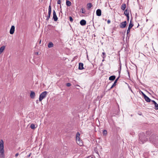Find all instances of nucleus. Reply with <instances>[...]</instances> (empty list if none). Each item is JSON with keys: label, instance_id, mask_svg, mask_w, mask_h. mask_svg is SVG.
I'll use <instances>...</instances> for the list:
<instances>
[{"label": "nucleus", "instance_id": "f257e3e1", "mask_svg": "<svg viewBox=\"0 0 158 158\" xmlns=\"http://www.w3.org/2000/svg\"><path fill=\"white\" fill-rule=\"evenodd\" d=\"M151 134L150 131H146L145 134L143 132L140 133L139 134V141L142 143H144L148 140L147 137L150 136Z\"/></svg>", "mask_w": 158, "mask_h": 158}, {"label": "nucleus", "instance_id": "f03ea898", "mask_svg": "<svg viewBox=\"0 0 158 158\" xmlns=\"http://www.w3.org/2000/svg\"><path fill=\"white\" fill-rule=\"evenodd\" d=\"M0 158H5L4 142L2 139L0 142Z\"/></svg>", "mask_w": 158, "mask_h": 158}, {"label": "nucleus", "instance_id": "7ed1b4c3", "mask_svg": "<svg viewBox=\"0 0 158 158\" xmlns=\"http://www.w3.org/2000/svg\"><path fill=\"white\" fill-rule=\"evenodd\" d=\"M149 141L156 144L158 143V137L155 134H152L149 138Z\"/></svg>", "mask_w": 158, "mask_h": 158}, {"label": "nucleus", "instance_id": "20e7f679", "mask_svg": "<svg viewBox=\"0 0 158 158\" xmlns=\"http://www.w3.org/2000/svg\"><path fill=\"white\" fill-rule=\"evenodd\" d=\"M80 134L79 132H77L76 134V141L77 143L79 145L81 146L83 145V143L81 140H80Z\"/></svg>", "mask_w": 158, "mask_h": 158}, {"label": "nucleus", "instance_id": "39448f33", "mask_svg": "<svg viewBox=\"0 0 158 158\" xmlns=\"http://www.w3.org/2000/svg\"><path fill=\"white\" fill-rule=\"evenodd\" d=\"M47 92L46 91H44L39 96V101L41 102L42 100L47 95Z\"/></svg>", "mask_w": 158, "mask_h": 158}, {"label": "nucleus", "instance_id": "423d86ee", "mask_svg": "<svg viewBox=\"0 0 158 158\" xmlns=\"http://www.w3.org/2000/svg\"><path fill=\"white\" fill-rule=\"evenodd\" d=\"M127 25L126 21H124L121 23L119 25V26L121 28H123L125 27Z\"/></svg>", "mask_w": 158, "mask_h": 158}, {"label": "nucleus", "instance_id": "0eeeda50", "mask_svg": "<svg viewBox=\"0 0 158 158\" xmlns=\"http://www.w3.org/2000/svg\"><path fill=\"white\" fill-rule=\"evenodd\" d=\"M53 19L55 21H56L58 20V18L56 16V12L54 10L53 11Z\"/></svg>", "mask_w": 158, "mask_h": 158}, {"label": "nucleus", "instance_id": "6e6552de", "mask_svg": "<svg viewBox=\"0 0 158 158\" xmlns=\"http://www.w3.org/2000/svg\"><path fill=\"white\" fill-rule=\"evenodd\" d=\"M15 30V27L13 25L11 26V27L10 28V34H13Z\"/></svg>", "mask_w": 158, "mask_h": 158}, {"label": "nucleus", "instance_id": "1a4fd4ad", "mask_svg": "<svg viewBox=\"0 0 158 158\" xmlns=\"http://www.w3.org/2000/svg\"><path fill=\"white\" fill-rule=\"evenodd\" d=\"M96 15L98 16H100L101 15L102 11L100 9H98L96 10Z\"/></svg>", "mask_w": 158, "mask_h": 158}, {"label": "nucleus", "instance_id": "9d476101", "mask_svg": "<svg viewBox=\"0 0 158 158\" xmlns=\"http://www.w3.org/2000/svg\"><path fill=\"white\" fill-rule=\"evenodd\" d=\"M35 96V93L32 91H31V94L30 95V96L31 98H34Z\"/></svg>", "mask_w": 158, "mask_h": 158}, {"label": "nucleus", "instance_id": "9b49d317", "mask_svg": "<svg viewBox=\"0 0 158 158\" xmlns=\"http://www.w3.org/2000/svg\"><path fill=\"white\" fill-rule=\"evenodd\" d=\"M78 69L79 70H82L84 69L83 64V63H79Z\"/></svg>", "mask_w": 158, "mask_h": 158}, {"label": "nucleus", "instance_id": "f8f14e48", "mask_svg": "<svg viewBox=\"0 0 158 158\" xmlns=\"http://www.w3.org/2000/svg\"><path fill=\"white\" fill-rule=\"evenodd\" d=\"M80 24L82 26H84L86 24V21L84 19L81 20L80 22Z\"/></svg>", "mask_w": 158, "mask_h": 158}, {"label": "nucleus", "instance_id": "ddd939ff", "mask_svg": "<svg viewBox=\"0 0 158 158\" xmlns=\"http://www.w3.org/2000/svg\"><path fill=\"white\" fill-rule=\"evenodd\" d=\"M144 98L145 101L147 102H150L151 101V100L149 98V97H148L146 95L145 96Z\"/></svg>", "mask_w": 158, "mask_h": 158}, {"label": "nucleus", "instance_id": "4468645a", "mask_svg": "<svg viewBox=\"0 0 158 158\" xmlns=\"http://www.w3.org/2000/svg\"><path fill=\"white\" fill-rule=\"evenodd\" d=\"M115 76L114 75H112L110 76L109 77V80L110 81H113L115 78Z\"/></svg>", "mask_w": 158, "mask_h": 158}, {"label": "nucleus", "instance_id": "2eb2a0df", "mask_svg": "<svg viewBox=\"0 0 158 158\" xmlns=\"http://www.w3.org/2000/svg\"><path fill=\"white\" fill-rule=\"evenodd\" d=\"M87 6L88 9L89 10L92 6V5L91 3H89L87 4Z\"/></svg>", "mask_w": 158, "mask_h": 158}, {"label": "nucleus", "instance_id": "dca6fc26", "mask_svg": "<svg viewBox=\"0 0 158 158\" xmlns=\"http://www.w3.org/2000/svg\"><path fill=\"white\" fill-rule=\"evenodd\" d=\"M5 46H2L0 48V54L3 52L5 49Z\"/></svg>", "mask_w": 158, "mask_h": 158}, {"label": "nucleus", "instance_id": "f3484780", "mask_svg": "<svg viewBox=\"0 0 158 158\" xmlns=\"http://www.w3.org/2000/svg\"><path fill=\"white\" fill-rule=\"evenodd\" d=\"M66 4L67 6H69L71 5V3L70 1L67 0L66 1Z\"/></svg>", "mask_w": 158, "mask_h": 158}, {"label": "nucleus", "instance_id": "a211bd4d", "mask_svg": "<svg viewBox=\"0 0 158 158\" xmlns=\"http://www.w3.org/2000/svg\"><path fill=\"white\" fill-rule=\"evenodd\" d=\"M53 46V44L52 42H50L49 43L48 45V47L49 48H52Z\"/></svg>", "mask_w": 158, "mask_h": 158}, {"label": "nucleus", "instance_id": "6ab92c4d", "mask_svg": "<svg viewBox=\"0 0 158 158\" xmlns=\"http://www.w3.org/2000/svg\"><path fill=\"white\" fill-rule=\"evenodd\" d=\"M126 7V5L125 3L122 4L121 6V9L123 10H124Z\"/></svg>", "mask_w": 158, "mask_h": 158}, {"label": "nucleus", "instance_id": "aec40b11", "mask_svg": "<svg viewBox=\"0 0 158 158\" xmlns=\"http://www.w3.org/2000/svg\"><path fill=\"white\" fill-rule=\"evenodd\" d=\"M124 14L126 16L129 15V11L127 9L125 10L124 12Z\"/></svg>", "mask_w": 158, "mask_h": 158}, {"label": "nucleus", "instance_id": "412c9836", "mask_svg": "<svg viewBox=\"0 0 158 158\" xmlns=\"http://www.w3.org/2000/svg\"><path fill=\"white\" fill-rule=\"evenodd\" d=\"M133 24L132 23V21L131 20L128 26V28H131L133 26Z\"/></svg>", "mask_w": 158, "mask_h": 158}, {"label": "nucleus", "instance_id": "4be33fe9", "mask_svg": "<svg viewBox=\"0 0 158 158\" xmlns=\"http://www.w3.org/2000/svg\"><path fill=\"white\" fill-rule=\"evenodd\" d=\"M51 14V13H49H49H48V14L47 16H46V20L47 21H48L49 20V19L50 18V17Z\"/></svg>", "mask_w": 158, "mask_h": 158}, {"label": "nucleus", "instance_id": "5701e85b", "mask_svg": "<svg viewBox=\"0 0 158 158\" xmlns=\"http://www.w3.org/2000/svg\"><path fill=\"white\" fill-rule=\"evenodd\" d=\"M30 127L31 128V129H34L35 128V125L34 124H31L30 126Z\"/></svg>", "mask_w": 158, "mask_h": 158}, {"label": "nucleus", "instance_id": "b1692460", "mask_svg": "<svg viewBox=\"0 0 158 158\" xmlns=\"http://www.w3.org/2000/svg\"><path fill=\"white\" fill-rule=\"evenodd\" d=\"M155 105V109L156 110H158V104H157L156 102L154 104Z\"/></svg>", "mask_w": 158, "mask_h": 158}, {"label": "nucleus", "instance_id": "393cba45", "mask_svg": "<svg viewBox=\"0 0 158 158\" xmlns=\"http://www.w3.org/2000/svg\"><path fill=\"white\" fill-rule=\"evenodd\" d=\"M48 13H51V5H50L48 7Z\"/></svg>", "mask_w": 158, "mask_h": 158}, {"label": "nucleus", "instance_id": "a878e982", "mask_svg": "<svg viewBox=\"0 0 158 158\" xmlns=\"http://www.w3.org/2000/svg\"><path fill=\"white\" fill-rule=\"evenodd\" d=\"M102 58H103V59H104L106 57L105 53L104 52H103L102 53Z\"/></svg>", "mask_w": 158, "mask_h": 158}, {"label": "nucleus", "instance_id": "bb28decb", "mask_svg": "<svg viewBox=\"0 0 158 158\" xmlns=\"http://www.w3.org/2000/svg\"><path fill=\"white\" fill-rule=\"evenodd\" d=\"M103 134L104 135H106L107 134V131L106 130H104L103 131Z\"/></svg>", "mask_w": 158, "mask_h": 158}, {"label": "nucleus", "instance_id": "cd10ccee", "mask_svg": "<svg viewBox=\"0 0 158 158\" xmlns=\"http://www.w3.org/2000/svg\"><path fill=\"white\" fill-rule=\"evenodd\" d=\"M117 80H115L114 83L113 84V87H114L116 85V83L117 82L116 81Z\"/></svg>", "mask_w": 158, "mask_h": 158}, {"label": "nucleus", "instance_id": "c85d7f7f", "mask_svg": "<svg viewBox=\"0 0 158 158\" xmlns=\"http://www.w3.org/2000/svg\"><path fill=\"white\" fill-rule=\"evenodd\" d=\"M69 20L71 22H72L73 21V19L71 16H69Z\"/></svg>", "mask_w": 158, "mask_h": 158}, {"label": "nucleus", "instance_id": "c756f323", "mask_svg": "<svg viewBox=\"0 0 158 158\" xmlns=\"http://www.w3.org/2000/svg\"><path fill=\"white\" fill-rule=\"evenodd\" d=\"M131 29V28H129L128 27V29L127 31V34H128L129 33V32H130Z\"/></svg>", "mask_w": 158, "mask_h": 158}, {"label": "nucleus", "instance_id": "7c9ffc66", "mask_svg": "<svg viewBox=\"0 0 158 158\" xmlns=\"http://www.w3.org/2000/svg\"><path fill=\"white\" fill-rule=\"evenodd\" d=\"M57 4H61V0H58L57 1Z\"/></svg>", "mask_w": 158, "mask_h": 158}, {"label": "nucleus", "instance_id": "2f4dec72", "mask_svg": "<svg viewBox=\"0 0 158 158\" xmlns=\"http://www.w3.org/2000/svg\"><path fill=\"white\" fill-rule=\"evenodd\" d=\"M71 85V84L69 83H68L66 84V86L68 87L70 86Z\"/></svg>", "mask_w": 158, "mask_h": 158}, {"label": "nucleus", "instance_id": "473e14b6", "mask_svg": "<svg viewBox=\"0 0 158 158\" xmlns=\"http://www.w3.org/2000/svg\"><path fill=\"white\" fill-rule=\"evenodd\" d=\"M141 92L143 96L144 97V98L145 97V96H146V95L142 91H141Z\"/></svg>", "mask_w": 158, "mask_h": 158}, {"label": "nucleus", "instance_id": "72a5a7b5", "mask_svg": "<svg viewBox=\"0 0 158 158\" xmlns=\"http://www.w3.org/2000/svg\"><path fill=\"white\" fill-rule=\"evenodd\" d=\"M121 66H120V70H119L118 71V73H119V75H120V73H121Z\"/></svg>", "mask_w": 158, "mask_h": 158}, {"label": "nucleus", "instance_id": "f704fd0d", "mask_svg": "<svg viewBox=\"0 0 158 158\" xmlns=\"http://www.w3.org/2000/svg\"><path fill=\"white\" fill-rule=\"evenodd\" d=\"M127 17V20L128 21L129 20V15H127V16H126Z\"/></svg>", "mask_w": 158, "mask_h": 158}, {"label": "nucleus", "instance_id": "c9c22d12", "mask_svg": "<svg viewBox=\"0 0 158 158\" xmlns=\"http://www.w3.org/2000/svg\"><path fill=\"white\" fill-rule=\"evenodd\" d=\"M110 23V20L108 19L107 21V23L108 24H109Z\"/></svg>", "mask_w": 158, "mask_h": 158}, {"label": "nucleus", "instance_id": "e433bc0d", "mask_svg": "<svg viewBox=\"0 0 158 158\" xmlns=\"http://www.w3.org/2000/svg\"><path fill=\"white\" fill-rule=\"evenodd\" d=\"M19 155V154L18 153H17L15 155V156L16 157H17V156Z\"/></svg>", "mask_w": 158, "mask_h": 158}, {"label": "nucleus", "instance_id": "4c0bfd02", "mask_svg": "<svg viewBox=\"0 0 158 158\" xmlns=\"http://www.w3.org/2000/svg\"><path fill=\"white\" fill-rule=\"evenodd\" d=\"M152 103L153 104H154V103H155L156 102L154 100H152Z\"/></svg>", "mask_w": 158, "mask_h": 158}, {"label": "nucleus", "instance_id": "58836bf2", "mask_svg": "<svg viewBox=\"0 0 158 158\" xmlns=\"http://www.w3.org/2000/svg\"><path fill=\"white\" fill-rule=\"evenodd\" d=\"M120 77V76L119 75L118 77L115 80H117V81H116L117 82L118 79H119V78Z\"/></svg>", "mask_w": 158, "mask_h": 158}, {"label": "nucleus", "instance_id": "ea45409f", "mask_svg": "<svg viewBox=\"0 0 158 158\" xmlns=\"http://www.w3.org/2000/svg\"><path fill=\"white\" fill-rule=\"evenodd\" d=\"M82 13H84V14L85 13V11H84L83 9H82Z\"/></svg>", "mask_w": 158, "mask_h": 158}, {"label": "nucleus", "instance_id": "a19ab883", "mask_svg": "<svg viewBox=\"0 0 158 158\" xmlns=\"http://www.w3.org/2000/svg\"><path fill=\"white\" fill-rule=\"evenodd\" d=\"M31 153H30L27 156V157H28V158L29 157L31 156Z\"/></svg>", "mask_w": 158, "mask_h": 158}, {"label": "nucleus", "instance_id": "79ce46f5", "mask_svg": "<svg viewBox=\"0 0 158 158\" xmlns=\"http://www.w3.org/2000/svg\"><path fill=\"white\" fill-rule=\"evenodd\" d=\"M114 87H113V85H112L111 87L110 88V89H112Z\"/></svg>", "mask_w": 158, "mask_h": 158}, {"label": "nucleus", "instance_id": "37998d69", "mask_svg": "<svg viewBox=\"0 0 158 158\" xmlns=\"http://www.w3.org/2000/svg\"><path fill=\"white\" fill-rule=\"evenodd\" d=\"M104 59H103L102 60V61H103L104 60Z\"/></svg>", "mask_w": 158, "mask_h": 158}, {"label": "nucleus", "instance_id": "c03bdc74", "mask_svg": "<svg viewBox=\"0 0 158 158\" xmlns=\"http://www.w3.org/2000/svg\"><path fill=\"white\" fill-rule=\"evenodd\" d=\"M38 100H37V101H36V103H38V102H38Z\"/></svg>", "mask_w": 158, "mask_h": 158}, {"label": "nucleus", "instance_id": "a18cd8bd", "mask_svg": "<svg viewBox=\"0 0 158 158\" xmlns=\"http://www.w3.org/2000/svg\"><path fill=\"white\" fill-rule=\"evenodd\" d=\"M75 57H77V56H76Z\"/></svg>", "mask_w": 158, "mask_h": 158}, {"label": "nucleus", "instance_id": "49530a36", "mask_svg": "<svg viewBox=\"0 0 158 158\" xmlns=\"http://www.w3.org/2000/svg\"><path fill=\"white\" fill-rule=\"evenodd\" d=\"M61 8V6H60V8Z\"/></svg>", "mask_w": 158, "mask_h": 158}, {"label": "nucleus", "instance_id": "de8ad7c7", "mask_svg": "<svg viewBox=\"0 0 158 158\" xmlns=\"http://www.w3.org/2000/svg\"><path fill=\"white\" fill-rule=\"evenodd\" d=\"M91 158H93V157H91Z\"/></svg>", "mask_w": 158, "mask_h": 158}]
</instances>
